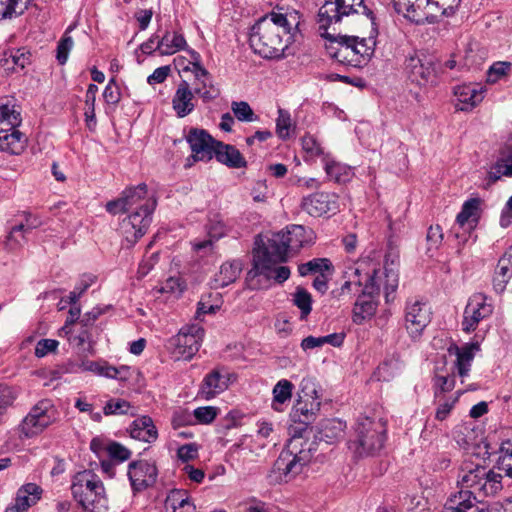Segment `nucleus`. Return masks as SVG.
Returning <instances> with one entry per match:
<instances>
[{"instance_id":"obj_1","label":"nucleus","mask_w":512,"mask_h":512,"mask_svg":"<svg viewBox=\"0 0 512 512\" xmlns=\"http://www.w3.org/2000/svg\"><path fill=\"white\" fill-rule=\"evenodd\" d=\"M297 10L276 6L252 27L249 43L254 53L265 59H280L300 24Z\"/></svg>"},{"instance_id":"obj_2","label":"nucleus","mask_w":512,"mask_h":512,"mask_svg":"<svg viewBox=\"0 0 512 512\" xmlns=\"http://www.w3.org/2000/svg\"><path fill=\"white\" fill-rule=\"evenodd\" d=\"M157 206L154 193L145 183L126 188L119 198L109 201L106 210L117 215L128 213L121 222V232L129 246H133L148 230Z\"/></svg>"},{"instance_id":"obj_3","label":"nucleus","mask_w":512,"mask_h":512,"mask_svg":"<svg viewBox=\"0 0 512 512\" xmlns=\"http://www.w3.org/2000/svg\"><path fill=\"white\" fill-rule=\"evenodd\" d=\"M370 26L368 37L350 35L332 37L323 32V36L330 37V43L326 47L329 56L339 63L352 67L360 68L366 65L374 55L378 35L376 23L372 21Z\"/></svg>"},{"instance_id":"obj_4","label":"nucleus","mask_w":512,"mask_h":512,"mask_svg":"<svg viewBox=\"0 0 512 512\" xmlns=\"http://www.w3.org/2000/svg\"><path fill=\"white\" fill-rule=\"evenodd\" d=\"M71 494L85 512H107L109 509L105 486L92 470H83L73 476Z\"/></svg>"},{"instance_id":"obj_5","label":"nucleus","mask_w":512,"mask_h":512,"mask_svg":"<svg viewBox=\"0 0 512 512\" xmlns=\"http://www.w3.org/2000/svg\"><path fill=\"white\" fill-rule=\"evenodd\" d=\"M386 425L381 419L367 416L357 418L353 437L348 441L349 450L355 457L374 455L384 445Z\"/></svg>"},{"instance_id":"obj_6","label":"nucleus","mask_w":512,"mask_h":512,"mask_svg":"<svg viewBox=\"0 0 512 512\" xmlns=\"http://www.w3.org/2000/svg\"><path fill=\"white\" fill-rule=\"evenodd\" d=\"M256 244L258 247L253 253V267L247 273V282L251 289H259V285L254 283L257 273H269L270 263L285 262L289 252L283 231L273 233L261 245L258 241Z\"/></svg>"},{"instance_id":"obj_7","label":"nucleus","mask_w":512,"mask_h":512,"mask_svg":"<svg viewBox=\"0 0 512 512\" xmlns=\"http://www.w3.org/2000/svg\"><path fill=\"white\" fill-rule=\"evenodd\" d=\"M502 476L484 466L464 461L458 473V484L462 490L471 489L482 496H492L502 489Z\"/></svg>"},{"instance_id":"obj_8","label":"nucleus","mask_w":512,"mask_h":512,"mask_svg":"<svg viewBox=\"0 0 512 512\" xmlns=\"http://www.w3.org/2000/svg\"><path fill=\"white\" fill-rule=\"evenodd\" d=\"M310 460V450L300 449L295 441L291 442L275 460L269 474L270 482L280 484L295 479Z\"/></svg>"},{"instance_id":"obj_9","label":"nucleus","mask_w":512,"mask_h":512,"mask_svg":"<svg viewBox=\"0 0 512 512\" xmlns=\"http://www.w3.org/2000/svg\"><path fill=\"white\" fill-rule=\"evenodd\" d=\"M353 14L365 15L370 23L375 22L374 13L364 0H327L318 11L319 29L326 31L331 24Z\"/></svg>"},{"instance_id":"obj_10","label":"nucleus","mask_w":512,"mask_h":512,"mask_svg":"<svg viewBox=\"0 0 512 512\" xmlns=\"http://www.w3.org/2000/svg\"><path fill=\"white\" fill-rule=\"evenodd\" d=\"M56 409L52 402L43 399L36 403L14 430L21 439L33 438L42 433L56 420Z\"/></svg>"},{"instance_id":"obj_11","label":"nucleus","mask_w":512,"mask_h":512,"mask_svg":"<svg viewBox=\"0 0 512 512\" xmlns=\"http://www.w3.org/2000/svg\"><path fill=\"white\" fill-rule=\"evenodd\" d=\"M204 334V329L198 324L182 327L167 343V349L172 358L175 361L191 360L199 351Z\"/></svg>"},{"instance_id":"obj_12","label":"nucleus","mask_w":512,"mask_h":512,"mask_svg":"<svg viewBox=\"0 0 512 512\" xmlns=\"http://www.w3.org/2000/svg\"><path fill=\"white\" fill-rule=\"evenodd\" d=\"M405 327L412 338L419 337L431 321V309L427 302L412 298L405 305Z\"/></svg>"},{"instance_id":"obj_13","label":"nucleus","mask_w":512,"mask_h":512,"mask_svg":"<svg viewBox=\"0 0 512 512\" xmlns=\"http://www.w3.org/2000/svg\"><path fill=\"white\" fill-rule=\"evenodd\" d=\"M487 300L488 297L482 292L474 293L469 298L463 313L462 329L464 332L475 331L479 323L492 314L493 306Z\"/></svg>"},{"instance_id":"obj_14","label":"nucleus","mask_w":512,"mask_h":512,"mask_svg":"<svg viewBox=\"0 0 512 512\" xmlns=\"http://www.w3.org/2000/svg\"><path fill=\"white\" fill-rule=\"evenodd\" d=\"M408 78L417 85L424 86L435 80L434 59L424 53H415L405 60Z\"/></svg>"},{"instance_id":"obj_15","label":"nucleus","mask_w":512,"mask_h":512,"mask_svg":"<svg viewBox=\"0 0 512 512\" xmlns=\"http://www.w3.org/2000/svg\"><path fill=\"white\" fill-rule=\"evenodd\" d=\"M236 379V374L226 368H215L203 378L198 395L204 400H211L226 391Z\"/></svg>"},{"instance_id":"obj_16","label":"nucleus","mask_w":512,"mask_h":512,"mask_svg":"<svg viewBox=\"0 0 512 512\" xmlns=\"http://www.w3.org/2000/svg\"><path fill=\"white\" fill-rule=\"evenodd\" d=\"M393 7L398 14L416 24L433 22L434 8L431 0H392Z\"/></svg>"},{"instance_id":"obj_17","label":"nucleus","mask_w":512,"mask_h":512,"mask_svg":"<svg viewBox=\"0 0 512 512\" xmlns=\"http://www.w3.org/2000/svg\"><path fill=\"white\" fill-rule=\"evenodd\" d=\"M378 278L377 273L369 277L368 282L364 284L361 290L362 295L355 302L353 321L356 324H361L366 318L375 313L376 304L372 298L380 293V285L377 283Z\"/></svg>"},{"instance_id":"obj_18","label":"nucleus","mask_w":512,"mask_h":512,"mask_svg":"<svg viewBox=\"0 0 512 512\" xmlns=\"http://www.w3.org/2000/svg\"><path fill=\"white\" fill-rule=\"evenodd\" d=\"M158 470L155 463L147 460L132 461L128 465L127 476L133 491L139 492L156 483Z\"/></svg>"},{"instance_id":"obj_19","label":"nucleus","mask_w":512,"mask_h":512,"mask_svg":"<svg viewBox=\"0 0 512 512\" xmlns=\"http://www.w3.org/2000/svg\"><path fill=\"white\" fill-rule=\"evenodd\" d=\"M186 140L192 152L194 161H209L213 158L216 141L206 130L191 128Z\"/></svg>"},{"instance_id":"obj_20","label":"nucleus","mask_w":512,"mask_h":512,"mask_svg":"<svg viewBox=\"0 0 512 512\" xmlns=\"http://www.w3.org/2000/svg\"><path fill=\"white\" fill-rule=\"evenodd\" d=\"M301 207L311 216L320 217L338 210V197L334 193L316 192L304 197Z\"/></svg>"},{"instance_id":"obj_21","label":"nucleus","mask_w":512,"mask_h":512,"mask_svg":"<svg viewBox=\"0 0 512 512\" xmlns=\"http://www.w3.org/2000/svg\"><path fill=\"white\" fill-rule=\"evenodd\" d=\"M486 88L478 84H461L454 88L455 108L470 111L484 99Z\"/></svg>"},{"instance_id":"obj_22","label":"nucleus","mask_w":512,"mask_h":512,"mask_svg":"<svg viewBox=\"0 0 512 512\" xmlns=\"http://www.w3.org/2000/svg\"><path fill=\"white\" fill-rule=\"evenodd\" d=\"M192 72L195 76L193 93L198 95L204 103L216 99L220 95V90L213 83L210 73L199 63H193Z\"/></svg>"},{"instance_id":"obj_23","label":"nucleus","mask_w":512,"mask_h":512,"mask_svg":"<svg viewBox=\"0 0 512 512\" xmlns=\"http://www.w3.org/2000/svg\"><path fill=\"white\" fill-rule=\"evenodd\" d=\"M480 350V346L477 342L465 343L462 346H458L455 343H452L447 351L450 356H455V368L457 370V374L461 377H467L469 375L472 361L475 357L477 351Z\"/></svg>"},{"instance_id":"obj_24","label":"nucleus","mask_w":512,"mask_h":512,"mask_svg":"<svg viewBox=\"0 0 512 512\" xmlns=\"http://www.w3.org/2000/svg\"><path fill=\"white\" fill-rule=\"evenodd\" d=\"M482 204L483 200L479 197H471L466 200L456 217V225L465 231L473 230L481 217Z\"/></svg>"},{"instance_id":"obj_25","label":"nucleus","mask_w":512,"mask_h":512,"mask_svg":"<svg viewBox=\"0 0 512 512\" xmlns=\"http://www.w3.org/2000/svg\"><path fill=\"white\" fill-rule=\"evenodd\" d=\"M320 400L316 389H312L311 394L305 393L293 409V418L303 424H309L320 410Z\"/></svg>"},{"instance_id":"obj_26","label":"nucleus","mask_w":512,"mask_h":512,"mask_svg":"<svg viewBox=\"0 0 512 512\" xmlns=\"http://www.w3.org/2000/svg\"><path fill=\"white\" fill-rule=\"evenodd\" d=\"M172 108L179 118H184L195 109L194 93L189 83L182 80L173 95Z\"/></svg>"},{"instance_id":"obj_27","label":"nucleus","mask_w":512,"mask_h":512,"mask_svg":"<svg viewBox=\"0 0 512 512\" xmlns=\"http://www.w3.org/2000/svg\"><path fill=\"white\" fill-rule=\"evenodd\" d=\"M503 176L512 177V139L505 144L500 156L488 171L490 182L494 183Z\"/></svg>"},{"instance_id":"obj_28","label":"nucleus","mask_w":512,"mask_h":512,"mask_svg":"<svg viewBox=\"0 0 512 512\" xmlns=\"http://www.w3.org/2000/svg\"><path fill=\"white\" fill-rule=\"evenodd\" d=\"M42 488L35 483H27L21 486L16 494L15 504L10 510L15 512H27L41 498Z\"/></svg>"},{"instance_id":"obj_29","label":"nucleus","mask_w":512,"mask_h":512,"mask_svg":"<svg viewBox=\"0 0 512 512\" xmlns=\"http://www.w3.org/2000/svg\"><path fill=\"white\" fill-rule=\"evenodd\" d=\"M128 432L133 439L152 443L158 438V431L151 417L136 418L129 426Z\"/></svg>"},{"instance_id":"obj_30","label":"nucleus","mask_w":512,"mask_h":512,"mask_svg":"<svg viewBox=\"0 0 512 512\" xmlns=\"http://www.w3.org/2000/svg\"><path fill=\"white\" fill-rule=\"evenodd\" d=\"M214 155L217 161L229 168L240 169L247 166V161L240 151L233 145L218 141Z\"/></svg>"},{"instance_id":"obj_31","label":"nucleus","mask_w":512,"mask_h":512,"mask_svg":"<svg viewBox=\"0 0 512 512\" xmlns=\"http://www.w3.org/2000/svg\"><path fill=\"white\" fill-rule=\"evenodd\" d=\"M31 53L26 48L11 49L0 54V67L7 72L24 69L30 64Z\"/></svg>"},{"instance_id":"obj_32","label":"nucleus","mask_w":512,"mask_h":512,"mask_svg":"<svg viewBox=\"0 0 512 512\" xmlns=\"http://www.w3.org/2000/svg\"><path fill=\"white\" fill-rule=\"evenodd\" d=\"M28 139L26 135L18 129L0 131V151L11 155L21 154L26 146Z\"/></svg>"},{"instance_id":"obj_33","label":"nucleus","mask_w":512,"mask_h":512,"mask_svg":"<svg viewBox=\"0 0 512 512\" xmlns=\"http://www.w3.org/2000/svg\"><path fill=\"white\" fill-rule=\"evenodd\" d=\"M242 271V263L238 260L225 262L221 265L219 272L215 274L211 281V287L214 289L224 288L235 282Z\"/></svg>"},{"instance_id":"obj_34","label":"nucleus","mask_w":512,"mask_h":512,"mask_svg":"<svg viewBox=\"0 0 512 512\" xmlns=\"http://www.w3.org/2000/svg\"><path fill=\"white\" fill-rule=\"evenodd\" d=\"M323 168L327 178L337 183L349 182L354 176L353 169L337 161L332 154L323 162Z\"/></svg>"},{"instance_id":"obj_35","label":"nucleus","mask_w":512,"mask_h":512,"mask_svg":"<svg viewBox=\"0 0 512 512\" xmlns=\"http://www.w3.org/2000/svg\"><path fill=\"white\" fill-rule=\"evenodd\" d=\"M372 275H363L362 269L357 264H349L344 273V283L341 286L342 293L345 292H361L363 289V279H365V284L368 282L369 277Z\"/></svg>"},{"instance_id":"obj_36","label":"nucleus","mask_w":512,"mask_h":512,"mask_svg":"<svg viewBox=\"0 0 512 512\" xmlns=\"http://www.w3.org/2000/svg\"><path fill=\"white\" fill-rule=\"evenodd\" d=\"M346 423L340 419H326L321 422L318 430V439L332 444L344 436Z\"/></svg>"},{"instance_id":"obj_37","label":"nucleus","mask_w":512,"mask_h":512,"mask_svg":"<svg viewBox=\"0 0 512 512\" xmlns=\"http://www.w3.org/2000/svg\"><path fill=\"white\" fill-rule=\"evenodd\" d=\"M187 42L184 36L176 31L166 30L158 39V48L161 55H173L176 52L185 49Z\"/></svg>"},{"instance_id":"obj_38","label":"nucleus","mask_w":512,"mask_h":512,"mask_svg":"<svg viewBox=\"0 0 512 512\" xmlns=\"http://www.w3.org/2000/svg\"><path fill=\"white\" fill-rule=\"evenodd\" d=\"M301 146L305 153L306 161L320 158L323 163L331 155L317 137L309 133L301 138Z\"/></svg>"},{"instance_id":"obj_39","label":"nucleus","mask_w":512,"mask_h":512,"mask_svg":"<svg viewBox=\"0 0 512 512\" xmlns=\"http://www.w3.org/2000/svg\"><path fill=\"white\" fill-rule=\"evenodd\" d=\"M293 384L287 379L279 380L273 388L271 407L277 412L284 410V405L292 398Z\"/></svg>"},{"instance_id":"obj_40","label":"nucleus","mask_w":512,"mask_h":512,"mask_svg":"<svg viewBox=\"0 0 512 512\" xmlns=\"http://www.w3.org/2000/svg\"><path fill=\"white\" fill-rule=\"evenodd\" d=\"M473 492L470 490L459 491L458 494L452 495L445 503L444 512H467L473 507Z\"/></svg>"},{"instance_id":"obj_41","label":"nucleus","mask_w":512,"mask_h":512,"mask_svg":"<svg viewBox=\"0 0 512 512\" xmlns=\"http://www.w3.org/2000/svg\"><path fill=\"white\" fill-rule=\"evenodd\" d=\"M392 257L391 254L386 255L385 257V267L384 272L374 270L373 275L377 273L379 277L377 279V283L381 286L383 285V289L385 292L386 300L388 301V297L391 293H394L398 287V274L395 272L393 268H388V261Z\"/></svg>"},{"instance_id":"obj_42","label":"nucleus","mask_w":512,"mask_h":512,"mask_svg":"<svg viewBox=\"0 0 512 512\" xmlns=\"http://www.w3.org/2000/svg\"><path fill=\"white\" fill-rule=\"evenodd\" d=\"M289 251H298L308 242L307 230L301 225H291L283 231Z\"/></svg>"},{"instance_id":"obj_43","label":"nucleus","mask_w":512,"mask_h":512,"mask_svg":"<svg viewBox=\"0 0 512 512\" xmlns=\"http://www.w3.org/2000/svg\"><path fill=\"white\" fill-rule=\"evenodd\" d=\"M98 87L95 84H89L85 95V122L89 130H94L97 125L95 114V102Z\"/></svg>"},{"instance_id":"obj_44","label":"nucleus","mask_w":512,"mask_h":512,"mask_svg":"<svg viewBox=\"0 0 512 512\" xmlns=\"http://www.w3.org/2000/svg\"><path fill=\"white\" fill-rule=\"evenodd\" d=\"M21 121L20 112L14 106H0V131L7 132L8 130L17 129Z\"/></svg>"},{"instance_id":"obj_45","label":"nucleus","mask_w":512,"mask_h":512,"mask_svg":"<svg viewBox=\"0 0 512 512\" xmlns=\"http://www.w3.org/2000/svg\"><path fill=\"white\" fill-rule=\"evenodd\" d=\"M332 271V263L327 258H314L306 263L300 264L298 266V272L301 276H307L308 274H320L326 273L329 274Z\"/></svg>"},{"instance_id":"obj_46","label":"nucleus","mask_w":512,"mask_h":512,"mask_svg":"<svg viewBox=\"0 0 512 512\" xmlns=\"http://www.w3.org/2000/svg\"><path fill=\"white\" fill-rule=\"evenodd\" d=\"M103 413L106 416L110 415H131L134 416L136 411L134 407L125 399L112 398L106 402L103 407Z\"/></svg>"},{"instance_id":"obj_47","label":"nucleus","mask_w":512,"mask_h":512,"mask_svg":"<svg viewBox=\"0 0 512 512\" xmlns=\"http://www.w3.org/2000/svg\"><path fill=\"white\" fill-rule=\"evenodd\" d=\"M28 233L24 230L23 225L14 223L10 226L8 235L5 241V247L9 251L19 250L27 242L26 235Z\"/></svg>"},{"instance_id":"obj_48","label":"nucleus","mask_w":512,"mask_h":512,"mask_svg":"<svg viewBox=\"0 0 512 512\" xmlns=\"http://www.w3.org/2000/svg\"><path fill=\"white\" fill-rule=\"evenodd\" d=\"M292 301L300 309L301 319H305L312 310L311 294L303 287H297L293 293Z\"/></svg>"},{"instance_id":"obj_49","label":"nucleus","mask_w":512,"mask_h":512,"mask_svg":"<svg viewBox=\"0 0 512 512\" xmlns=\"http://www.w3.org/2000/svg\"><path fill=\"white\" fill-rule=\"evenodd\" d=\"M166 507L171 508L172 511L182 508L187 505H195L188 492L182 489L171 490L166 497Z\"/></svg>"},{"instance_id":"obj_50","label":"nucleus","mask_w":512,"mask_h":512,"mask_svg":"<svg viewBox=\"0 0 512 512\" xmlns=\"http://www.w3.org/2000/svg\"><path fill=\"white\" fill-rule=\"evenodd\" d=\"M99 376L119 381H127L130 377V368L128 366L114 367L106 361L102 362Z\"/></svg>"},{"instance_id":"obj_51","label":"nucleus","mask_w":512,"mask_h":512,"mask_svg":"<svg viewBox=\"0 0 512 512\" xmlns=\"http://www.w3.org/2000/svg\"><path fill=\"white\" fill-rule=\"evenodd\" d=\"M278 263H270L269 273H257L255 275L254 283L260 285L257 280L259 277H264L266 280L274 279L278 283L285 282L290 277V269L287 266H277ZM261 286H259L260 288Z\"/></svg>"},{"instance_id":"obj_52","label":"nucleus","mask_w":512,"mask_h":512,"mask_svg":"<svg viewBox=\"0 0 512 512\" xmlns=\"http://www.w3.org/2000/svg\"><path fill=\"white\" fill-rule=\"evenodd\" d=\"M292 129V119L290 113L282 108L278 109V117L276 119V133L279 138L286 140L290 136Z\"/></svg>"},{"instance_id":"obj_53","label":"nucleus","mask_w":512,"mask_h":512,"mask_svg":"<svg viewBox=\"0 0 512 512\" xmlns=\"http://www.w3.org/2000/svg\"><path fill=\"white\" fill-rule=\"evenodd\" d=\"M512 64L508 61H498L493 63L487 71V82L495 84L508 75Z\"/></svg>"},{"instance_id":"obj_54","label":"nucleus","mask_w":512,"mask_h":512,"mask_svg":"<svg viewBox=\"0 0 512 512\" xmlns=\"http://www.w3.org/2000/svg\"><path fill=\"white\" fill-rule=\"evenodd\" d=\"M231 110L239 121L253 122L258 119L250 105L245 101H233Z\"/></svg>"},{"instance_id":"obj_55","label":"nucleus","mask_w":512,"mask_h":512,"mask_svg":"<svg viewBox=\"0 0 512 512\" xmlns=\"http://www.w3.org/2000/svg\"><path fill=\"white\" fill-rule=\"evenodd\" d=\"M455 386V378L450 375H441L436 373L433 377V387L435 397H438L440 393L449 392L453 390Z\"/></svg>"},{"instance_id":"obj_56","label":"nucleus","mask_w":512,"mask_h":512,"mask_svg":"<svg viewBox=\"0 0 512 512\" xmlns=\"http://www.w3.org/2000/svg\"><path fill=\"white\" fill-rule=\"evenodd\" d=\"M108 456L119 463L128 460L131 457V451L118 442H111L106 446Z\"/></svg>"},{"instance_id":"obj_57","label":"nucleus","mask_w":512,"mask_h":512,"mask_svg":"<svg viewBox=\"0 0 512 512\" xmlns=\"http://www.w3.org/2000/svg\"><path fill=\"white\" fill-rule=\"evenodd\" d=\"M186 289V283L180 277H169L162 284L160 292L181 295Z\"/></svg>"},{"instance_id":"obj_58","label":"nucleus","mask_w":512,"mask_h":512,"mask_svg":"<svg viewBox=\"0 0 512 512\" xmlns=\"http://www.w3.org/2000/svg\"><path fill=\"white\" fill-rule=\"evenodd\" d=\"M218 409L213 406L198 407L193 411V416L198 423L209 424L214 421Z\"/></svg>"},{"instance_id":"obj_59","label":"nucleus","mask_w":512,"mask_h":512,"mask_svg":"<svg viewBox=\"0 0 512 512\" xmlns=\"http://www.w3.org/2000/svg\"><path fill=\"white\" fill-rule=\"evenodd\" d=\"M461 0H431L434 11L441 10V15L451 16L459 7Z\"/></svg>"},{"instance_id":"obj_60","label":"nucleus","mask_w":512,"mask_h":512,"mask_svg":"<svg viewBox=\"0 0 512 512\" xmlns=\"http://www.w3.org/2000/svg\"><path fill=\"white\" fill-rule=\"evenodd\" d=\"M103 98L107 104L116 105L121 99L119 86L115 78H111L103 91Z\"/></svg>"},{"instance_id":"obj_61","label":"nucleus","mask_w":512,"mask_h":512,"mask_svg":"<svg viewBox=\"0 0 512 512\" xmlns=\"http://www.w3.org/2000/svg\"><path fill=\"white\" fill-rule=\"evenodd\" d=\"M92 330L93 328L81 327V330L78 332V334L72 336L70 340L75 342L78 346L88 344V348L86 350L92 354L93 345L95 343L92 337Z\"/></svg>"},{"instance_id":"obj_62","label":"nucleus","mask_w":512,"mask_h":512,"mask_svg":"<svg viewBox=\"0 0 512 512\" xmlns=\"http://www.w3.org/2000/svg\"><path fill=\"white\" fill-rule=\"evenodd\" d=\"M73 39L71 36L64 34L57 46V60L60 64H65L68 59V54L73 47Z\"/></svg>"},{"instance_id":"obj_63","label":"nucleus","mask_w":512,"mask_h":512,"mask_svg":"<svg viewBox=\"0 0 512 512\" xmlns=\"http://www.w3.org/2000/svg\"><path fill=\"white\" fill-rule=\"evenodd\" d=\"M426 240L428 244V251L438 249L443 240L441 227L439 225L430 226L427 231Z\"/></svg>"},{"instance_id":"obj_64","label":"nucleus","mask_w":512,"mask_h":512,"mask_svg":"<svg viewBox=\"0 0 512 512\" xmlns=\"http://www.w3.org/2000/svg\"><path fill=\"white\" fill-rule=\"evenodd\" d=\"M59 342L55 339H41L37 342L35 347V355L38 358L45 357L49 353L57 350Z\"/></svg>"}]
</instances>
